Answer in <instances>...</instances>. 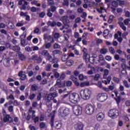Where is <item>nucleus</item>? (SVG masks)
I'll use <instances>...</instances> for the list:
<instances>
[{"mask_svg":"<svg viewBox=\"0 0 130 130\" xmlns=\"http://www.w3.org/2000/svg\"><path fill=\"white\" fill-rule=\"evenodd\" d=\"M87 76H84L83 74H80L79 76V79L80 81H83L84 80L87 79Z\"/></svg>","mask_w":130,"mask_h":130,"instance_id":"obj_32","label":"nucleus"},{"mask_svg":"<svg viewBox=\"0 0 130 130\" xmlns=\"http://www.w3.org/2000/svg\"><path fill=\"white\" fill-rule=\"evenodd\" d=\"M95 106L92 104H88L84 107V112L88 115H91L95 111Z\"/></svg>","mask_w":130,"mask_h":130,"instance_id":"obj_3","label":"nucleus"},{"mask_svg":"<svg viewBox=\"0 0 130 130\" xmlns=\"http://www.w3.org/2000/svg\"><path fill=\"white\" fill-rule=\"evenodd\" d=\"M44 40H47L48 41H50V43H54V39L51 36H48L47 35H44Z\"/></svg>","mask_w":130,"mask_h":130,"instance_id":"obj_11","label":"nucleus"},{"mask_svg":"<svg viewBox=\"0 0 130 130\" xmlns=\"http://www.w3.org/2000/svg\"><path fill=\"white\" fill-rule=\"evenodd\" d=\"M113 18H114L113 15L110 16L108 20V23H109V24H111V23H112V21H113Z\"/></svg>","mask_w":130,"mask_h":130,"instance_id":"obj_39","label":"nucleus"},{"mask_svg":"<svg viewBox=\"0 0 130 130\" xmlns=\"http://www.w3.org/2000/svg\"><path fill=\"white\" fill-rule=\"evenodd\" d=\"M50 69H51V65L49 64L46 67V71L49 72V71H50Z\"/></svg>","mask_w":130,"mask_h":130,"instance_id":"obj_64","label":"nucleus"},{"mask_svg":"<svg viewBox=\"0 0 130 130\" xmlns=\"http://www.w3.org/2000/svg\"><path fill=\"white\" fill-rule=\"evenodd\" d=\"M109 51L112 54H114L115 53V51L114 50V49L112 47H110L109 48Z\"/></svg>","mask_w":130,"mask_h":130,"instance_id":"obj_55","label":"nucleus"},{"mask_svg":"<svg viewBox=\"0 0 130 130\" xmlns=\"http://www.w3.org/2000/svg\"><path fill=\"white\" fill-rule=\"evenodd\" d=\"M55 124L56 125V128L59 129L61 127V124L58 123L57 122H55Z\"/></svg>","mask_w":130,"mask_h":130,"instance_id":"obj_61","label":"nucleus"},{"mask_svg":"<svg viewBox=\"0 0 130 130\" xmlns=\"http://www.w3.org/2000/svg\"><path fill=\"white\" fill-rule=\"evenodd\" d=\"M109 74V70L107 69H105L104 71V75H103L104 79H106Z\"/></svg>","mask_w":130,"mask_h":130,"instance_id":"obj_22","label":"nucleus"},{"mask_svg":"<svg viewBox=\"0 0 130 130\" xmlns=\"http://www.w3.org/2000/svg\"><path fill=\"white\" fill-rule=\"evenodd\" d=\"M96 11L99 13L100 14H102V13H106V9L103 7H100V9L99 8H96Z\"/></svg>","mask_w":130,"mask_h":130,"instance_id":"obj_21","label":"nucleus"},{"mask_svg":"<svg viewBox=\"0 0 130 130\" xmlns=\"http://www.w3.org/2000/svg\"><path fill=\"white\" fill-rule=\"evenodd\" d=\"M123 83L125 88H129V85H128V83H127V81L126 80H124L123 81Z\"/></svg>","mask_w":130,"mask_h":130,"instance_id":"obj_43","label":"nucleus"},{"mask_svg":"<svg viewBox=\"0 0 130 130\" xmlns=\"http://www.w3.org/2000/svg\"><path fill=\"white\" fill-rule=\"evenodd\" d=\"M99 127H100V125L99 124V123H96L93 126V128L94 130H98Z\"/></svg>","mask_w":130,"mask_h":130,"instance_id":"obj_47","label":"nucleus"},{"mask_svg":"<svg viewBox=\"0 0 130 130\" xmlns=\"http://www.w3.org/2000/svg\"><path fill=\"white\" fill-rule=\"evenodd\" d=\"M24 22H23V21H21L20 22H18L16 24V27H22V26H23Z\"/></svg>","mask_w":130,"mask_h":130,"instance_id":"obj_40","label":"nucleus"},{"mask_svg":"<svg viewBox=\"0 0 130 130\" xmlns=\"http://www.w3.org/2000/svg\"><path fill=\"white\" fill-rule=\"evenodd\" d=\"M35 97H36V94H35V93H31L29 95V99H30V100H33Z\"/></svg>","mask_w":130,"mask_h":130,"instance_id":"obj_44","label":"nucleus"},{"mask_svg":"<svg viewBox=\"0 0 130 130\" xmlns=\"http://www.w3.org/2000/svg\"><path fill=\"white\" fill-rule=\"evenodd\" d=\"M51 10H50V9H49L48 10V13H47V16L48 17H52V13H51Z\"/></svg>","mask_w":130,"mask_h":130,"instance_id":"obj_59","label":"nucleus"},{"mask_svg":"<svg viewBox=\"0 0 130 130\" xmlns=\"http://www.w3.org/2000/svg\"><path fill=\"white\" fill-rule=\"evenodd\" d=\"M44 46L46 49H48L49 48H50V47H51V43H46L44 45Z\"/></svg>","mask_w":130,"mask_h":130,"instance_id":"obj_36","label":"nucleus"},{"mask_svg":"<svg viewBox=\"0 0 130 130\" xmlns=\"http://www.w3.org/2000/svg\"><path fill=\"white\" fill-rule=\"evenodd\" d=\"M13 50H14V51L18 52V51H20V50H21V48L19 46H15L13 47Z\"/></svg>","mask_w":130,"mask_h":130,"instance_id":"obj_29","label":"nucleus"},{"mask_svg":"<svg viewBox=\"0 0 130 130\" xmlns=\"http://www.w3.org/2000/svg\"><path fill=\"white\" fill-rule=\"evenodd\" d=\"M74 63V61L73 60H69L66 62V65L68 67H71V66H73Z\"/></svg>","mask_w":130,"mask_h":130,"instance_id":"obj_33","label":"nucleus"},{"mask_svg":"<svg viewBox=\"0 0 130 130\" xmlns=\"http://www.w3.org/2000/svg\"><path fill=\"white\" fill-rule=\"evenodd\" d=\"M53 47L54 48H55V49H58L59 48H60V45H59L57 43H55L53 45Z\"/></svg>","mask_w":130,"mask_h":130,"instance_id":"obj_51","label":"nucleus"},{"mask_svg":"<svg viewBox=\"0 0 130 130\" xmlns=\"http://www.w3.org/2000/svg\"><path fill=\"white\" fill-rule=\"evenodd\" d=\"M55 86H58L59 88H61L62 87V85H61V81L60 79H57L56 81V83Z\"/></svg>","mask_w":130,"mask_h":130,"instance_id":"obj_28","label":"nucleus"},{"mask_svg":"<svg viewBox=\"0 0 130 130\" xmlns=\"http://www.w3.org/2000/svg\"><path fill=\"white\" fill-rule=\"evenodd\" d=\"M20 43L21 46L25 47L26 45H28V42H26V40H21Z\"/></svg>","mask_w":130,"mask_h":130,"instance_id":"obj_23","label":"nucleus"},{"mask_svg":"<svg viewBox=\"0 0 130 130\" xmlns=\"http://www.w3.org/2000/svg\"><path fill=\"white\" fill-rule=\"evenodd\" d=\"M90 85V82L89 81H86L82 82L81 83L80 86L81 87H85L86 86H89Z\"/></svg>","mask_w":130,"mask_h":130,"instance_id":"obj_31","label":"nucleus"},{"mask_svg":"<svg viewBox=\"0 0 130 130\" xmlns=\"http://www.w3.org/2000/svg\"><path fill=\"white\" fill-rule=\"evenodd\" d=\"M27 5H28V3L25 1L21 7V10H24L25 11L26 10V6H27Z\"/></svg>","mask_w":130,"mask_h":130,"instance_id":"obj_42","label":"nucleus"},{"mask_svg":"<svg viewBox=\"0 0 130 130\" xmlns=\"http://www.w3.org/2000/svg\"><path fill=\"white\" fill-rule=\"evenodd\" d=\"M48 24L49 25H50L52 27H54V26H55V25H56V22H51L50 21H49L48 23Z\"/></svg>","mask_w":130,"mask_h":130,"instance_id":"obj_50","label":"nucleus"},{"mask_svg":"<svg viewBox=\"0 0 130 130\" xmlns=\"http://www.w3.org/2000/svg\"><path fill=\"white\" fill-rule=\"evenodd\" d=\"M3 63L5 67H10V60L8 59H5Z\"/></svg>","mask_w":130,"mask_h":130,"instance_id":"obj_26","label":"nucleus"},{"mask_svg":"<svg viewBox=\"0 0 130 130\" xmlns=\"http://www.w3.org/2000/svg\"><path fill=\"white\" fill-rule=\"evenodd\" d=\"M119 25L121 27V29L122 30H123V31H126V27H125V26H124L123 22L119 21Z\"/></svg>","mask_w":130,"mask_h":130,"instance_id":"obj_24","label":"nucleus"},{"mask_svg":"<svg viewBox=\"0 0 130 130\" xmlns=\"http://www.w3.org/2000/svg\"><path fill=\"white\" fill-rule=\"evenodd\" d=\"M9 27L10 29H14L15 28V25H14L13 22H9Z\"/></svg>","mask_w":130,"mask_h":130,"instance_id":"obj_48","label":"nucleus"},{"mask_svg":"<svg viewBox=\"0 0 130 130\" xmlns=\"http://www.w3.org/2000/svg\"><path fill=\"white\" fill-rule=\"evenodd\" d=\"M18 76L20 77V80H21L22 81H24L26 80V75L24 74L23 71H20L19 72Z\"/></svg>","mask_w":130,"mask_h":130,"instance_id":"obj_19","label":"nucleus"},{"mask_svg":"<svg viewBox=\"0 0 130 130\" xmlns=\"http://www.w3.org/2000/svg\"><path fill=\"white\" fill-rule=\"evenodd\" d=\"M96 86H98L99 88H100V89H102L103 88V86H102V83L100 81L98 82Z\"/></svg>","mask_w":130,"mask_h":130,"instance_id":"obj_54","label":"nucleus"},{"mask_svg":"<svg viewBox=\"0 0 130 130\" xmlns=\"http://www.w3.org/2000/svg\"><path fill=\"white\" fill-rule=\"evenodd\" d=\"M94 72H95V68H94L93 67H91V69L87 72V74L88 75H93Z\"/></svg>","mask_w":130,"mask_h":130,"instance_id":"obj_30","label":"nucleus"},{"mask_svg":"<svg viewBox=\"0 0 130 130\" xmlns=\"http://www.w3.org/2000/svg\"><path fill=\"white\" fill-rule=\"evenodd\" d=\"M60 20L64 24V25H68L70 23L69 17L68 16H64L60 18Z\"/></svg>","mask_w":130,"mask_h":130,"instance_id":"obj_12","label":"nucleus"},{"mask_svg":"<svg viewBox=\"0 0 130 130\" xmlns=\"http://www.w3.org/2000/svg\"><path fill=\"white\" fill-rule=\"evenodd\" d=\"M32 59H33V60H37V62L39 63H40V62L42 61V58H41V57H38V55H34L32 56Z\"/></svg>","mask_w":130,"mask_h":130,"instance_id":"obj_17","label":"nucleus"},{"mask_svg":"<svg viewBox=\"0 0 130 130\" xmlns=\"http://www.w3.org/2000/svg\"><path fill=\"white\" fill-rule=\"evenodd\" d=\"M32 115V119L34 121L35 123H36V122H38L39 121V117L38 116H35V111H31Z\"/></svg>","mask_w":130,"mask_h":130,"instance_id":"obj_15","label":"nucleus"},{"mask_svg":"<svg viewBox=\"0 0 130 130\" xmlns=\"http://www.w3.org/2000/svg\"><path fill=\"white\" fill-rule=\"evenodd\" d=\"M53 59L54 58H52V56H51V55H49L46 58V60H49L50 62H52Z\"/></svg>","mask_w":130,"mask_h":130,"instance_id":"obj_35","label":"nucleus"},{"mask_svg":"<svg viewBox=\"0 0 130 130\" xmlns=\"http://www.w3.org/2000/svg\"><path fill=\"white\" fill-rule=\"evenodd\" d=\"M31 90H32V91H36V90H37V85L36 84L32 85L31 86Z\"/></svg>","mask_w":130,"mask_h":130,"instance_id":"obj_56","label":"nucleus"},{"mask_svg":"<svg viewBox=\"0 0 130 130\" xmlns=\"http://www.w3.org/2000/svg\"><path fill=\"white\" fill-rule=\"evenodd\" d=\"M18 57L20 60H26V56L21 52L18 53Z\"/></svg>","mask_w":130,"mask_h":130,"instance_id":"obj_20","label":"nucleus"},{"mask_svg":"<svg viewBox=\"0 0 130 130\" xmlns=\"http://www.w3.org/2000/svg\"><path fill=\"white\" fill-rule=\"evenodd\" d=\"M71 112V110L69 108H66L64 107H61L58 110V113L62 116V117H64L67 115H69Z\"/></svg>","mask_w":130,"mask_h":130,"instance_id":"obj_7","label":"nucleus"},{"mask_svg":"<svg viewBox=\"0 0 130 130\" xmlns=\"http://www.w3.org/2000/svg\"><path fill=\"white\" fill-rule=\"evenodd\" d=\"M100 52L102 54H106V53H107V50L106 49H102Z\"/></svg>","mask_w":130,"mask_h":130,"instance_id":"obj_49","label":"nucleus"},{"mask_svg":"<svg viewBox=\"0 0 130 130\" xmlns=\"http://www.w3.org/2000/svg\"><path fill=\"white\" fill-rule=\"evenodd\" d=\"M31 5H34L35 6H36L37 7H40L41 6V4H38V2L37 1H34L31 2Z\"/></svg>","mask_w":130,"mask_h":130,"instance_id":"obj_34","label":"nucleus"},{"mask_svg":"<svg viewBox=\"0 0 130 130\" xmlns=\"http://www.w3.org/2000/svg\"><path fill=\"white\" fill-rule=\"evenodd\" d=\"M25 51H27V52H31L32 51V48L30 47L29 46H26L25 48Z\"/></svg>","mask_w":130,"mask_h":130,"instance_id":"obj_37","label":"nucleus"},{"mask_svg":"<svg viewBox=\"0 0 130 130\" xmlns=\"http://www.w3.org/2000/svg\"><path fill=\"white\" fill-rule=\"evenodd\" d=\"M108 98V96L106 93H101L98 95L97 99L100 102H104L106 101Z\"/></svg>","mask_w":130,"mask_h":130,"instance_id":"obj_8","label":"nucleus"},{"mask_svg":"<svg viewBox=\"0 0 130 130\" xmlns=\"http://www.w3.org/2000/svg\"><path fill=\"white\" fill-rule=\"evenodd\" d=\"M82 108L81 106H75L73 107V112L75 115L79 116L82 114Z\"/></svg>","mask_w":130,"mask_h":130,"instance_id":"obj_9","label":"nucleus"},{"mask_svg":"<svg viewBox=\"0 0 130 130\" xmlns=\"http://www.w3.org/2000/svg\"><path fill=\"white\" fill-rule=\"evenodd\" d=\"M4 122H12L13 121V118L9 115H6L4 116Z\"/></svg>","mask_w":130,"mask_h":130,"instance_id":"obj_14","label":"nucleus"},{"mask_svg":"<svg viewBox=\"0 0 130 130\" xmlns=\"http://www.w3.org/2000/svg\"><path fill=\"white\" fill-rule=\"evenodd\" d=\"M105 117V115L103 113H99L96 115V119L98 121H102Z\"/></svg>","mask_w":130,"mask_h":130,"instance_id":"obj_10","label":"nucleus"},{"mask_svg":"<svg viewBox=\"0 0 130 130\" xmlns=\"http://www.w3.org/2000/svg\"><path fill=\"white\" fill-rule=\"evenodd\" d=\"M77 12L79 14H82V13H83V12H84V9L81 7L77 9Z\"/></svg>","mask_w":130,"mask_h":130,"instance_id":"obj_52","label":"nucleus"},{"mask_svg":"<svg viewBox=\"0 0 130 130\" xmlns=\"http://www.w3.org/2000/svg\"><path fill=\"white\" fill-rule=\"evenodd\" d=\"M27 35V34H26V32H24L20 36V38L21 40H24L25 38H26V36Z\"/></svg>","mask_w":130,"mask_h":130,"instance_id":"obj_41","label":"nucleus"},{"mask_svg":"<svg viewBox=\"0 0 130 130\" xmlns=\"http://www.w3.org/2000/svg\"><path fill=\"white\" fill-rule=\"evenodd\" d=\"M68 48H69V49H72V50H75V45L73 46L72 45H70V46H68Z\"/></svg>","mask_w":130,"mask_h":130,"instance_id":"obj_63","label":"nucleus"},{"mask_svg":"<svg viewBox=\"0 0 130 130\" xmlns=\"http://www.w3.org/2000/svg\"><path fill=\"white\" fill-rule=\"evenodd\" d=\"M63 6H66V7L69 6V1L68 0H64L63 3Z\"/></svg>","mask_w":130,"mask_h":130,"instance_id":"obj_60","label":"nucleus"},{"mask_svg":"<svg viewBox=\"0 0 130 130\" xmlns=\"http://www.w3.org/2000/svg\"><path fill=\"white\" fill-rule=\"evenodd\" d=\"M66 78V74L64 73H62L60 76V80H64V78Z\"/></svg>","mask_w":130,"mask_h":130,"instance_id":"obj_57","label":"nucleus"},{"mask_svg":"<svg viewBox=\"0 0 130 130\" xmlns=\"http://www.w3.org/2000/svg\"><path fill=\"white\" fill-rule=\"evenodd\" d=\"M108 34H109V30L108 29H106L104 31V32H103L104 37H105V36H107Z\"/></svg>","mask_w":130,"mask_h":130,"instance_id":"obj_46","label":"nucleus"},{"mask_svg":"<svg viewBox=\"0 0 130 130\" xmlns=\"http://www.w3.org/2000/svg\"><path fill=\"white\" fill-rule=\"evenodd\" d=\"M55 97H57V92L50 93L47 95L46 105L47 107H51V106H52V102H51V100L54 98H55Z\"/></svg>","mask_w":130,"mask_h":130,"instance_id":"obj_4","label":"nucleus"},{"mask_svg":"<svg viewBox=\"0 0 130 130\" xmlns=\"http://www.w3.org/2000/svg\"><path fill=\"white\" fill-rule=\"evenodd\" d=\"M115 100L116 102H117L118 105H119V103H120V101H121V99L120 96L117 97V98H115Z\"/></svg>","mask_w":130,"mask_h":130,"instance_id":"obj_45","label":"nucleus"},{"mask_svg":"<svg viewBox=\"0 0 130 130\" xmlns=\"http://www.w3.org/2000/svg\"><path fill=\"white\" fill-rule=\"evenodd\" d=\"M117 34L115 35V38H117L118 41L119 42H122V38H121V32L118 31Z\"/></svg>","mask_w":130,"mask_h":130,"instance_id":"obj_16","label":"nucleus"},{"mask_svg":"<svg viewBox=\"0 0 130 130\" xmlns=\"http://www.w3.org/2000/svg\"><path fill=\"white\" fill-rule=\"evenodd\" d=\"M129 22H130L129 18L126 19L124 20V23L125 25H127L128 24V23H129Z\"/></svg>","mask_w":130,"mask_h":130,"instance_id":"obj_62","label":"nucleus"},{"mask_svg":"<svg viewBox=\"0 0 130 130\" xmlns=\"http://www.w3.org/2000/svg\"><path fill=\"white\" fill-rule=\"evenodd\" d=\"M69 59V55L68 54H64L62 55L61 60L63 61H66Z\"/></svg>","mask_w":130,"mask_h":130,"instance_id":"obj_25","label":"nucleus"},{"mask_svg":"<svg viewBox=\"0 0 130 130\" xmlns=\"http://www.w3.org/2000/svg\"><path fill=\"white\" fill-rule=\"evenodd\" d=\"M42 55H44L45 56H47V57L50 55L48 51L47 50H43L41 53Z\"/></svg>","mask_w":130,"mask_h":130,"instance_id":"obj_27","label":"nucleus"},{"mask_svg":"<svg viewBox=\"0 0 130 130\" xmlns=\"http://www.w3.org/2000/svg\"><path fill=\"white\" fill-rule=\"evenodd\" d=\"M80 95L84 100H89L91 98L92 91L88 89H82L80 92Z\"/></svg>","mask_w":130,"mask_h":130,"instance_id":"obj_2","label":"nucleus"},{"mask_svg":"<svg viewBox=\"0 0 130 130\" xmlns=\"http://www.w3.org/2000/svg\"><path fill=\"white\" fill-rule=\"evenodd\" d=\"M83 58L85 60H89L90 63H94L95 60H98L97 54L94 53H90V54L87 53L83 54Z\"/></svg>","mask_w":130,"mask_h":130,"instance_id":"obj_1","label":"nucleus"},{"mask_svg":"<svg viewBox=\"0 0 130 130\" xmlns=\"http://www.w3.org/2000/svg\"><path fill=\"white\" fill-rule=\"evenodd\" d=\"M112 6L116 8V7L118 6V3L116 1H114L112 3Z\"/></svg>","mask_w":130,"mask_h":130,"instance_id":"obj_53","label":"nucleus"},{"mask_svg":"<svg viewBox=\"0 0 130 130\" xmlns=\"http://www.w3.org/2000/svg\"><path fill=\"white\" fill-rule=\"evenodd\" d=\"M69 101L71 103H78L80 101V95L77 93H72L69 94Z\"/></svg>","mask_w":130,"mask_h":130,"instance_id":"obj_5","label":"nucleus"},{"mask_svg":"<svg viewBox=\"0 0 130 130\" xmlns=\"http://www.w3.org/2000/svg\"><path fill=\"white\" fill-rule=\"evenodd\" d=\"M114 82L118 84L119 83V79L117 77H114L113 79Z\"/></svg>","mask_w":130,"mask_h":130,"instance_id":"obj_58","label":"nucleus"},{"mask_svg":"<svg viewBox=\"0 0 130 130\" xmlns=\"http://www.w3.org/2000/svg\"><path fill=\"white\" fill-rule=\"evenodd\" d=\"M75 130H83L84 128V125L82 123H78L74 125Z\"/></svg>","mask_w":130,"mask_h":130,"instance_id":"obj_13","label":"nucleus"},{"mask_svg":"<svg viewBox=\"0 0 130 130\" xmlns=\"http://www.w3.org/2000/svg\"><path fill=\"white\" fill-rule=\"evenodd\" d=\"M59 53H60V51L58 50H56L52 51V54L53 56H54V55H56V54H59Z\"/></svg>","mask_w":130,"mask_h":130,"instance_id":"obj_38","label":"nucleus"},{"mask_svg":"<svg viewBox=\"0 0 130 130\" xmlns=\"http://www.w3.org/2000/svg\"><path fill=\"white\" fill-rule=\"evenodd\" d=\"M70 79L74 82L75 85H76L77 87L78 86H80V83L79 82H78V78L74 77V76L71 75Z\"/></svg>","mask_w":130,"mask_h":130,"instance_id":"obj_18","label":"nucleus"},{"mask_svg":"<svg viewBox=\"0 0 130 130\" xmlns=\"http://www.w3.org/2000/svg\"><path fill=\"white\" fill-rule=\"evenodd\" d=\"M119 115L118 110L116 109H112L109 111L108 116L110 117L112 119L117 118Z\"/></svg>","mask_w":130,"mask_h":130,"instance_id":"obj_6","label":"nucleus"}]
</instances>
